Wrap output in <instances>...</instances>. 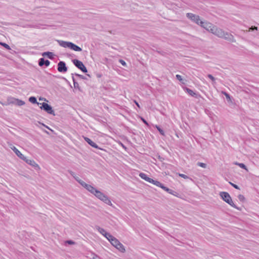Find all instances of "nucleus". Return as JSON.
<instances>
[{"mask_svg":"<svg viewBox=\"0 0 259 259\" xmlns=\"http://www.w3.org/2000/svg\"><path fill=\"white\" fill-rule=\"evenodd\" d=\"M57 42H58L59 45L61 46L62 47L65 48H69L72 50L77 51V52H80L82 51V49L81 48L78 47V46L75 45L74 44L70 42V41H66L64 40H57Z\"/></svg>","mask_w":259,"mask_h":259,"instance_id":"f257e3e1","label":"nucleus"},{"mask_svg":"<svg viewBox=\"0 0 259 259\" xmlns=\"http://www.w3.org/2000/svg\"><path fill=\"white\" fill-rule=\"evenodd\" d=\"M220 196L224 201L229 204L230 205L238 210H240V208L237 207L233 203L230 194L228 192H221L220 193Z\"/></svg>","mask_w":259,"mask_h":259,"instance_id":"f03ea898","label":"nucleus"},{"mask_svg":"<svg viewBox=\"0 0 259 259\" xmlns=\"http://www.w3.org/2000/svg\"><path fill=\"white\" fill-rule=\"evenodd\" d=\"M94 195L98 199L104 202L105 203L109 205H112L111 201L108 199L107 196L105 195L100 191L97 190Z\"/></svg>","mask_w":259,"mask_h":259,"instance_id":"7ed1b4c3","label":"nucleus"},{"mask_svg":"<svg viewBox=\"0 0 259 259\" xmlns=\"http://www.w3.org/2000/svg\"><path fill=\"white\" fill-rule=\"evenodd\" d=\"M210 32L220 38H222L223 36V35L225 34L224 30L215 26L212 27V28L210 29Z\"/></svg>","mask_w":259,"mask_h":259,"instance_id":"20e7f679","label":"nucleus"},{"mask_svg":"<svg viewBox=\"0 0 259 259\" xmlns=\"http://www.w3.org/2000/svg\"><path fill=\"white\" fill-rule=\"evenodd\" d=\"M40 104L41 105V106L40 107V108L41 109H43L49 114H52L53 115H55V112L53 110L52 107L51 105L45 102L40 103Z\"/></svg>","mask_w":259,"mask_h":259,"instance_id":"39448f33","label":"nucleus"},{"mask_svg":"<svg viewBox=\"0 0 259 259\" xmlns=\"http://www.w3.org/2000/svg\"><path fill=\"white\" fill-rule=\"evenodd\" d=\"M187 17L190 19L192 21L199 25L200 20V17L198 15H195L193 13H188L186 14Z\"/></svg>","mask_w":259,"mask_h":259,"instance_id":"423d86ee","label":"nucleus"},{"mask_svg":"<svg viewBox=\"0 0 259 259\" xmlns=\"http://www.w3.org/2000/svg\"><path fill=\"white\" fill-rule=\"evenodd\" d=\"M72 62L74 65L78 69L81 70L83 72H87V69L81 61L77 59H74L72 60Z\"/></svg>","mask_w":259,"mask_h":259,"instance_id":"0eeeda50","label":"nucleus"},{"mask_svg":"<svg viewBox=\"0 0 259 259\" xmlns=\"http://www.w3.org/2000/svg\"><path fill=\"white\" fill-rule=\"evenodd\" d=\"M114 248L118 249L120 252L124 253L125 251L124 246L118 239L114 237Z\"/></svg>","mask_w":259,"mask_h":259,"instance_id":"6e6552de","label":"nucleus"},{"mask_svg":"<svg viewBox=\"0 0 259 259\" xmlns=\"http://www.w3.org/2000/svg\"><path fill=\"white\" fill-rule=\"evenodd\" d=\"M199 25L209 32H210V29L212 28V27H214V25L211 23L203 21H200Z\"/></svg>","mask_w":259,"mask_h":259,"instance_id":"1a4fd4ad","label":"nucleus"},{"mask_svg":"<svg viewBox=\"0 0 259 259\" xmlns=\"http://www.w3.org/2000/svg\"><path fill=\"white\" fill-rule=\"evenodd\" d=\"M58 70L60 72H66L67 71V67L63 61H60L58 64Z\"/></svg>","mask_w":259,"mask_h":259,"instance_id":"9d476101","label":"nucleus"},{"mask_svg":"<svg viewBox=\"0 0 259 259\" xmlns=\"http://www.w3.org/2000/svg\"><path fill=\"white\" fill-rule=\"evenodd\" d=\"M222 38H224L225 40L229 41L231 42H236V40L234 38V37L233 35L231 34L228 33V32L225 31V34L223 35V36L222 37Z\"/></svg>","mask_w":259,"mask_h":259,"instance_id":"9b49d317","label":"nucleus"},{"mask_svg":"<svg viewBox=\"0 0 259 259\" xmlns=\"http://www.w3.org/2000/svg\"><path fill=\"white\" fill-rule=\"evenodd\" d=\"M184 90L191 96L195 97L196 98H198L199 95L197 94L196 93L194 92L193 91H192L191 89L188 88L187 87H185L184 88Z\"/></svg>","mask_w":259,"mask_h":259,"instance_id":"f8f14e48","label":"nucleus"},{"mask_svg":"<svg viewBox=\"0 0 259 259\" xmlns=\"http://www.w3.org/2000/svg\"><path fill=\"white\" fill-rule=\"evenodd\" d=\"M24 161H25L27 164L31 165L32 166L36 168V167H39L38 165L32 159H27L25 157V159H22Z\"/></svg>","mask_w":259,"mask_h":259,"instance_id":"ddd939ff","label":"nucleus"},{"mask_svg":"<svg viewBox=\"0 0 259 259\" xmlns=\"http://www.w3.org/2000/svg\"><path fill=\"white\" fill-rule=\"evenodd\" d=\"M50 64V62L48 60H45L44 58H41L39 59L38 65L40 66L45 65L46 66L48 67L49 66Z\"/></svg>","mask_w":259,"mask_h":259,"instance_id":"4468645a","label":"nucleus"},{"mask_svg":"<svg viewBox=\"0 0 259 259\" xmlns=\"http://www.w3.org/2000/svg\"><path fill=\"white\" fill-rule=\"evenodd\" d=\"M11 149L20 159H25V156H24L15 146L11 147Z\"/></svg>","mask_w":259,"mask_h":259,"instance_id":"2eb2a0df","label":"nucleus"},{"mask_svg":"<svg viewBox=\"0 0 259 259\" xmlns=\"http://www.w3.org/2000/svg\"><path fill=\"white\" fill-rule=\"evenodd\" d=\"M84 140L91 146L96 148H98L97 145L95 143L93 142L90 139L87 137H84Z\"/></svg>","mask_w":259,"mask_h":259,"instance_id":"dca6fc26","label":"nucleus"},{"mask_svg":"<svg viewBox=\"0 0 259 259\" xmlns=\"http://www.w3.org/2000/svg\"><path fill=\"white\" fill-rule=\"evenodd\" d=\"M222 93L225 96L228 103H233V100H234V99L232 97L225 92H222Z\"/></svg>","mask_w":259,"mask_h":259,"instance_id":"f3484780","label":"nucleus"},{"mask_svg":"<svg viewBox=\"0 0 259 259\" xmlns=\"http://www.w3.org/2000/svg\"><path fill=\"white\" fill-rule=\"evenodd\" d=\"M139 176L141 179L144 180L145 181H146L148 182L150 181L151 178L148 177V176L145 173H143V172L140 173Z\"/></svg>","mask_w":259,"mask_h":259,"instance_id":"a211bd4d","label":"nucleus"},{"mask_svg":"<svg viewBox=\"0 0 259 259\" xmlns=\"http://www.w3.org/2000/svg\"><path fill=\"white\" fill-rule=\"evenodd\" d=\"M86 189L94 195L95 194L97 190L95 188H94L93 186L90 185L88 186V188H87Z\"/></svg>","mask_w":259,"mask_h":259,"instance_id":"6ab92c4d","label":"nucleus"},{"mask_svg":"<svg viewBox=\"0 0 259 259\" xmlns=\"http://www.w3.org/2000/svg\"><path fill=\"white\" fill-rule=\"evenodd\" d=\"M86 189L94 195L95 194L97 190L95 188H94L93 186L90 185L88 186V188H87Z\"/></svg>","mask_w":259,"mask_h":259,"instance_id":"aec40b11","label":"nucleus"},{"mask_svg":"<svg viewBox=\"0 0 259 259\" xmlns=\"http://www.w3.org/2000/svg\"><path fill=\"white\" fill-rule=\"evenodd\" d=\"M86 189L94 195L95 194L97 190L95 188H94L93 186L90 185L88 186V188H87Z\"/></svg>","mask_w":259,"mask_h":259,"instance_id":"412c9836","label":"nucleus"},{"mask_svg":"<svg viewBox=\"0 0 259 259\" xmlns=\"http://www.w3.org/2000/svg\"><path fill=\"white\" fill-rule=\"evenodd\" d=\"M95 228L98 230L101 234L104 235V234L107 235L108 234H106V231L103 228L100 227L98 226H96Z\"/></svg>","mask_w":259,"mask_h":259,"instance_id":"4be33fe9","label":"nucleus"},{"mask_svg":"<svg viewBox=\"0 0 259 259\" xmlns=\"http://www.w3.org/2000/svg\"><path fill=\"white\" fill-rule=\"evenodd\" d=\"M106 234H108L107 235L104 234V236H105L111 243L112 245H113V236L110 235L109 233H107L106 232Z\"/></svg>","mask_w":259,"mask_h":259,"instance_id":"5701e85b","label":"nucleus"},{"mask_svg":"<svg viewBox=\"0 0 259 259\" xmlns=\"http://www.w3.org/2000/svg\"><path fill=\"white\" fill-rule=\"evenodd\" d=\"M42 56H47L49 59H53V56H54V54L52 52H44L42 54Z\"/></svg>","mask_w":259,"mask_h":259,"instance_id":"b1692460","label":"nucleus"},{"mask_svg":"<svg viewBox=\"0 0 259 259\" xmlns=\"http://www.w3.org/2000/svg\"><path fill=\"white\" fill-rule=\"evenodd\" d=\"M114 61H118L123 66H126V62L122 59H120L119 58H116V59L114 58Z\"/></svg>","mask_w":259,"mask_h":259,"instance_id":"393cba45","label":"nucleus"},{"mask_svg":"<svg viewBox=\"0 0 259 259\" xmlns=\"http://www.w3.org/2000/svg\"><path fill=\"white\" fill-rule=\"evenodd\" d=\"M72 80H73V84H74V87L76 89H79V84L78 83L75 81V79L73 76L74 75V74H72Z\"/></svg>","mask_w":259,"mask_h":259,"instance_id":"a878e982","label":"nucleus"},{"mask_svg":"<svg viewBox=\"0 0 259 259\" xmlns=\"http://www.w3.org/2000/svg\"><path fill=\"white\" fill-rule=\"evenodd\" d=\"M29 102H30L32 103H33V104L37 103V104H39V103L37 102L36 98L34 97H30L29 98Z\"/></svg>","mask_w":259,"mask_h":259,"instance_id":"bb28decb","label":"nucleus"},{"mask_svg":"<svg viewBox=\"0 0 259 259\" xmlns=\"http://www.w3.org/2000/svg\"><path fill=\"white\" fill-rule=\"evenodd\" d=\"M16 104L18 106H22L25 104V102L22 101L19 99H16Z\"/></svg>","mask_w":259,"mask_h":259,"instance_id":"cd10ccee","label":"nucleus"},{"mask_svg":"<svg viewBox=\"0 0 259 259\" xmlns=\"http://www.w3.org/2000/svg\"><path fill=\"white\" fill-rule=\"evenodd\" d=\"M156 127L157 130L158 131V132H159V133L160 134V135H161L162 136H164V131L162 128H161L159 126L156 125Z\"/></svg>","mask_w":259,"mask_h":259,"instance_id":"c85d7f7f","label":"nucleus"},{"mask_svg":"<svg viewBox=\"0 0 259 259\" xmlns=\"http://www.w3.org/2000/svg\"><path fill=\"white\" fill-rule=\"evenodd\" d=\"M176 78L177 79H178L179 81L181 82L182 83H185L184 82V79L182 78V76L179 74H177L176 75Z\"/></svg>","mask_w":259,"mask_h":259,"instance_id":"c756f323","label":"nucleus"},{"mask_svg":"<svg viewBox=\"0 0 259 259\" xmlns=\"http://www.w3.org/2000/svg\"><path fill=\"white\" fill-rule=\"evenodd\" d=\"M207 77L211 79L212 84L215 83V78L211 74H208Z\"/></svg>","mask_w":259,"mask_h":259,"instance_id":"7c9ffc66","label":"nucleus"},{"mask_svg":"<svg viewBox=\"0 0 259 259\" xmlns=\"http://www.w3.org/2000/svg\"><path fill=\"white\" fill-rule=\"evenodd\" d=\"M179 176L181 177V178H183L185 179H189L191 181H193L192 179L190 178H189L188 176H187V175H184V174H179Z\"/></svg>","mask_w":259,"mask_h":259,"instance_id":"2f4dec72","label":"nucleus"},{"mask_svg":"<svg viewBox=\"0 0 259 259\" xmlns=\"http://www.w3.org/2000/svg\"><path fill=\"white\" fill-rule=\"evenodd\" d=\"M170 192H171V193H169V194H172V195H174L175 196H177L178 197H180V195L178 192H176V191H174V190H172L171 189V191Z\"/></svg>","mask_w":259,"mask_h":259,"instance_id":"473e14b6","label":"nucleus"},{"mask_svg":"<svg viewBox=\"0 0 259 259\" xmlns=\"http://www.w3.org/2000/svg\"><path fill=\"white\" fill-rule=\"evenodd\" d=\"M0 44H1V45L3 46L5 48H6L8 50H9L11 49L10 46L8 44H7L6 43L1 42Z\"/></svg>","mask_w":259,"mask_h":259,"instance_id":"72a5a7b5","label":"nucleus"},{"mask_svg":"<svg viewBox=\"0 0 259 259\" xmlns=\"http://www.w3.org/2000/svg\"><path fill=\"white\" fill-rule=\"evenodd\" d=\"M79 183L84 188H88V186L89 185V184L85 183L84 182H83V181H81V182H79Z\"/></svg>","mask_w":259,"mask_h":259,"instance_id":"f704fd0d","label":"nucleus"},{"mask_svg":"<svg viewBox=\"0 0 259 259\" xmlns=\"http://www.w3.org/2000/svg\"><path fill=\"white\" fill-rule=\"evenodd\" d=\"M238 166L240 168L247 170V168L246 166L244 163H238Z\"/></svg>","mask_w":259,"mask_h":259,"instance_id":"c9c22d12","label":"nucleus"},{"mask_svg":"<svg viewBox=\"0 0 259 259\" xmlns=\"http://www.w3.org/2000/svg\"><path fill=\"white\" fill-rule=\"evenodd\" d=\"M238 198L239 200L241 202H243L245 200V197L243 195L239 194L238 196Z\"/></svg>","mask_w":259,"mask_h":259,"instance_id":"e433bc0d","label":"nucleus"},{"mask_svg":"<svg viewBox=\"0 0 259 259\" xmlns=\"http://www.w3.org/2000/svg\"><path fill=\"white\" fill-rule=\"evenodd\" d=\"M197 165L201 167H203V168H206V164L204 163H202V162H198L197 163Z\"/></svg>","mask_w":259,"mask_h":259,"instance_id":"4c0bfd02","label":"nucleus"},{"mask_svg":"<svg viewBox=\"0 0 259 259\" xmlns=\"http://www.w3.org/2000/svg\"><path fill=\"white\" fill-rule=\"evenodd\" d=\"M119 145L121 146L125 150L126 149V147L120 141L114 140Z\"/></svg>","mask_w":259,"mask_h":259,"instance_id":"58836bf2","label":"nucleus"},{"mask_svg":"<svg viewBox=\"0 0 259 259\" xmlns=\"http://www.w3.org/2000/svg\"><path fill=\"white\" fill-rule=\"evenodd\" d=\"M229 183H230V184H231V185L232 187H233L234 188H235V189H238V190H239V189H240V188H239V187L238 185H236V184H233V183H231V182H229Z\"/></svg>","mask_w":259,"mask_h":259,"instance_id":"ea45409f","label":"nucleus"},{"mask_svg":"<svg viewBox=\"0 0 259 259\" xmlns=\"http://www.w3.org/2000/svg\"><path fill=\"white\" fill-rule=\"evenodd\" d=\"M74 75H75V76L79 77L81 79H86V77H84V76L82 75H80V74H77V73H75Z\"/></svg>","mask_w":259,"mask_h":259,"instance_id":"a19ab883","label":"nucleus"},{"mask_svg":"<svg viewBox=\"0 0 259 259\" xmlns=\"http://www.w3.org/2000/svg\"><path fill=\"white\" fill-rule=\"evenodd\" d=\"M162 183H161L159 181H156V182H154V185L157 186V187H160Z\"/></svg>","mask_w":259,"mask_h":259,"instance_id":"79ce46f5","label":"nucleus"},{"mask_svg":"<svg viewBox=\"0 0 259 259\" xmlns=\"http://www.w3.org/2000/svg\"><path fill=\"white\" fill-rule=\"evenodd\" d=\"M65 243H67L68 244L72 245V244H75V242L72 240H67L65 242Z\"/></svg>","mask_w":259,"mask_h":259,"instance_id":"37998d69","label":"nucleus"},{"mask_svg":"<svg viewBox=\"0 0 259 259\" xmlns=\"http://www.w3.org/2000/svg\"><path fill=\"white\" fill-rule=\"evenodd\" d=\"M141 120L147 125H149L148 122L142 117H140Z\"/></svg>","mask_w":259,"mask_h":259,"instance_id":"c03bdc74","label":"nucleus"},{"mask_svg":"<svg viewBox=\"0 0 259 259\" xmlns=\"http://www.w3.org/2000/svg\"><path fill=\"white\" fill-rule=\"evenodd\" d=\"M254 30H257V27L254 26H251V27L249 28V31H253Z\"/></svg>","mask_w":259,"mask_h":259,"instance_id":"a18cd8bd","label":"nucleus"},{"mask_svg":"<svg viewBox=\"0 0 259 259\" xmlns=\"http://www.w3.org/2000/svg\"><path fill=\"white\" fill-rule=\"evenodd\" d=\"M68 172L70 173V174L73 177V178H75V177L76 176H75V174L74 172H73L71 170H69Z\"/></svg>","mask_w":259,"mask_h":259,"instance_id":"49530a36","label":"nucleus"},{"mask_svg":"<svg viewBox=\"0 0 259 259\" xmlns=\"http://www.w3.org/2000/svg\"><path fill=\"white\" fill-rule=\"evenodd\" d=\"M164 191H165L166 192H167V193H171V189H169L168 188L166 187Z\"/></svg>","mask_w":259,"mask_h":259,"instance_id":"de8ad7c7","label":"nucleus"},{"mask_svg":"<svg viewBox=\"0 0 259 259\" xmlns=\"http://www.w3.org/2000/svg\"><path fill=\"white\" fill-rule=\"evenodd\" d=\"M76 181H77L78 183L79 182H81L82 180H80L78 177L75 176V178H74Z\"/></svg>","mask_w":259,"mask_h":259,"instance_id":"09e8293b","label":"nucleus"},{"mask_svg":"<svg viewBox=\"0 0 259 259\" xmlns=\"http://www.w3.org/2000/svg\"><path fill=\"white\" fill-rule=\"evenodd\" d=\"M117 108H119V105L117 104L114 103V109L117 110Z\"/></svg>","mask_w":259,"mask_h":259,"instance_id":"8fccbe9b","label":"nucleus"},{"mask_svg":"<svg viewBox=\"0 0 259 259\" xmlns=\"http://www.w3.org/2000/svg\"><path fill=\"white\" fill-rule=\"evenodd\" d=\"M156 180H154L153 179H150V181L149 182V183H152L154 185V182H156Z\"/></svg>","mask_w":259,"mask_h":259,"instance_id":"3c124183","label":"nucleus"},{"mask_svg":"<svg viewBox=\"0 0 259 259\" xmlns=\"http://www.w3.org/2000/svg\"><path fill=\"white\" fill-rule=\"evenodd\" d=\"M161 188H162L163 190H165V189L166 188L163 184H161L160 187Z\"/></svg>","mask_w":259,"mask_h":259,"instance_id":"603ef678","label":"nucleus"},{"mask_svg":"<svg viewBox=\"0 0 259 259\" xmlns=\"http://www.w3.org/2000/svg\"><path fill=\"white\" fill-rule=\"evenodd\" d=\"M134 102H135L136 105L138 107V108H140V105L139 104V103L136 101H135Z\"/></svg>","mask_w":259,"mask_h":259,"instance_id":"864d4df0","label":"nucleus"},{"mask_svg":"<svg viewBox=\"0 0 259 259\" xmlns=\"http://www.w3.org/2000/svg\"><path fill=\"white\" fill-rule=\"evenodd\" d=\"M157 157L160 161H162V159H163V158L160 155H158Z\"/></svg>","mask_w":259,"mask_h":259,"instance_id":"5fc2aeb1","label":"nucleus"},{"mask_svg":"<svg viewBox=\"0 0 259 259\" xmlns=\"http://www.w3.org/2000/svg\"><path fill=\"white\" fill-rule=\"evenodd\" d=\"M121 110H122V112H123V111H125V109H123V108H121Z\"/></svg>","mask_w":259,"mask_h":259,"instance_id":"6e6d98bb","label":"nucleus"},{"mask_svg":"<svg viewBox=\"0 0 259 259\" xmlns=\"http://www.w3.org/2000/svg\"><path fill=\"white\" fill-rule=\"evenodd\" d=\"M238 163H239L238 162H236L235 164L238 165Z\"/></svg>","mask_w":259,"mask_h":259,"instance_id":"4d7b16f0","label":"nucleus"},{"mask_svg":"<svg viewBox=\"0 0 259 259\" xmlns=\"http://www.w3.org/2000/svg\"><path fill=\"white\" fill-rule=\"evenodd\" d=\"M93 258L94 259H97V257H96V258L94 257Z\"/></svg>","mask_w":259,"mask_h":259,"instance_id":"13d9d810","label":"nucleus"}]
</instances>
